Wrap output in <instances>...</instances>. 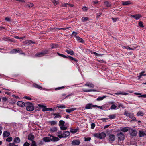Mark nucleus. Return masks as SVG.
I'll use <instances>...</instances> for the list:
<instances>
[{"instance_id":"obj_1","label":"nucleus","mask_w":146,"mask_h":146,"mask_svg":"<svg viewBox=\"0 0 146 146\" xmlns=\"http://www.w3.org/2000/svg\"><path fill=\"white\" fill-rule=\"evenodd\" d=\"M26 109L28 111H32L35 108L33 104L29 102L26 103Z\"/></svg>"},{"instance_id":"obj_2","label":"nucleus","mask_w":146,"mask_h":146,"mask_svg":"<svg viewBox=\"0 0 146 146\" xmlns=\"http://www.w3.org/2000/svg\"><path fill=\"white\" fill-rule=\"evenodd\" d=\"M65 122L63 120H60L59 122V126L62 130H66L67 127L65 125Z\"/></svg>"},{"instance_id":"obj_3","label":"nucleus","mask_w":146,"mask_h":146,"mask_svg":"<svg viewBox=\"0 0 146 146\" xmlns=\"http://www.w3.org/2000/svg\"><path fill=\"white\" fill-rule=\"evenodd\" d=\"M94 136L100 139H103L105 138L106 135L105 133L104 132H102L99 133H95L93 135Z\"/></svg>"},{"instance_id":"obj_4","label":"nucleus","mask_w":146,"mask_h":146,"mask_svg":"<svg viewBox=\"0 0 146 146\" xmlns=\"http://www.w3.org/2000/svg\"><path fill=\"white\" fill-rule=\"evenodd\" d=\"M117 137L119 141H121L125 139V135L122 132H120L117 133Z\"/></svg>"},{"instance_id":"obj_5","label":"nucleus","mask_w":146,"mask_h":146,"mask_svg":"<svg viewBox=\"0 0 146 146\" xmlns=\"http://www.w3.org/2000/svg\"><path fill=\"white\" fill-rule=\"evenodd\" d=\"M70 134V133L69 131H65L63 132L62 135H59L58 137L60 138H66L68 137Z\"/></svg>"},{"instance_id":"obj_6","label":"nucleus","mask_w":146,"mask_h":146,"mask_svg":"<svg viewBox=\"0 0 146 146\" xmlns=\"http://www.w3.org/2000/svg\"><path fill=\"white\" fill-rule=\"evenodd\" d=\"M115 136L113 134H110L109 135V141L110 142L112 143L115 139Z\"/></svg>"},{"instance_id":"obj_7","label":"nucleus","mask_w":146,"mask_h":146,"mask_svg":"<svg viewBox=\"0 0 146 146\" xmlns=\"http://www.w3.org/2000/svg\"><path fill=\"white\" fill-rule=\"evenodd\" d=\"M47 50H46L43 52H41L37 53L35 55V56L37 57H40L44 56L45 54H46L48 52Z\"/></svg>"},{"instance_id":"obj_8","label":"nucleus","mask_w":146,"mask_h":146,"mask_svg":"<svg viewBox=\"0 0 146 146\" xmlns=\"http://www.w3.org/2000/svg\"><path fill=\"white\" fill-rule=\"evenodd\" d=\"M85 87L86 88H83L82 89L83 90L84 92H90L91 91V90L90 89H88L87 87H88L90 88H91V86L90 85L85 84Z\"/></svg>"},{"instance_id":"obj_9","label":"nucleus","mask_w":146,"mask_h":146,"mask_svg":"<svg viewBox=\"0 0 146 146\" xmlns=\"http://www.w3.org/2000/svg\"><path fill=\"white\" fill-rule=\"evenodd\" d=\"M129 131L130 134L132 136H135L137 134V133L136 131L133 129H130Z\"/></svg>"},{"instance_id":"obj_10","label":"nucleus","mask_w":146,"mask_h":146,"mask_svg":"<svg viewBox=\"0 0 146 146\" xmlns=\"http://www.w3.org/2000/svg\"><path fill=\"white\" fill-rule=\"evenodd\" d=\"M131 18L133 17L136 20H138L141 17V16L140 14H135L132 15L130 16Z\"/></svg>"},{"instance_id":"obj_11","label":"nucleus","mask_w":146,"mask_h":146,"mask_svg":"<svg viewBox=\"0 0 146 146\" xmlns=\"http://www.w3.org/2000/svg\"><path fill=\"white\" fill-rule=\"evenodd\" d=\"M38 106L39 107L42 108V111H48V108L46 106L40 104H38Z\"/></svg>"},{"instance_id":"obj_12","label":"nucleus","mask_w":146,"mask_h":146,"mask_svg":"<svg viewBox=\"0 0 146 146\" xmlns=\"http://www.w3.org/2000/svg\"><path fill=\"white\" fill-rule=\"evenodd\" d=\"M48 135L51 137V141H52L54 142L57 141L59 140L58 138L57 137H54L50 134Z\"/></svg>"},{"instance_id":"obj_13","label":"nucleus","mask_w":146,"mask_h":146,"mask_svg":"<svg viewBox=\"0 0 146 146\" xmlns=\"http://www.w3.org/2000/svg\"><path fill=\"white\" fill-rule=\"evenodd\" d=\"M23 43L27 45L31 44L34 43L35 42L30 40H26L23 42Z\"/></svg>"},{"instance_id":"obj_14","label":"nucleus","mask_w":146,"mask_h":146,"mask_svg":"<svg viewBox=\"0 0 146 146\" xmlns=\"http://www.w3.org/2000/svg\"><path fill=\"white\" fill-rule=\"evenodd\" d=\"M17 105L20 107H23L25 106V103L22 101H19L17 102Z\"/></svg>"},{"instance_id":"obj_15","label":"nucleus","mask_w":146,"mask_h":146,"mask_svg":"<svg viewBox=\"0 0 146 146\" xmlns=\"http://www.w3.org/2000/svg\"><path fill=\"white\" fill-rule=\"evenodd\" d=\"M80 143V141L79 140H75L73 141L72 143V144L74 145H79Z\"/></svg>"},{"instance_id":"obj_16","label":"nucleus","mask_w":146,"mask_h":146,"mask_svg":"<svg viewBox=\"0 0 146 146\" xmlns=\"http://www.w3.org/2000/svg\"><path fill=\"white\" fill-rule=\"evenodd\" d=\"M10 135V133L7 131L3 132V137H8Z\"/></svg>"},{"instance_id":"obj_17","label":"nucleus","mask_w":146,"mask_h":146,"mask_svg":"<svg viewBox=\"0 0 146 146\" xmlns=\"http://www.w3.org/2000/svg\"><path fill=\"white\" fill-rule=\"evenodd\" d=\"M139 135L140 137H142L144 135H146V131L144 132L143 131H139Z\"/></svg>"},{"instance_id":"obj_18","label":"nucleus","mask_w":146,"mask_h":146,"mask_svg":"<svg viewBox=\"0 0 146 146\" xmlns=\"http://www.w3.org/2000/svg\"><path fill=\"white\" fill-rule=\"evenodd\" d=\"M129 129H130L129 127H126L122 128L121 129V131L124 132H126L127 131L129 130Z\"/></svg>"},{"instance_id":"obj_19","label":"nucleus","mask_w":146,"mask_h":146,"mask_svg":"<svg viewBox=\"0 0 146 146\" xmlns=\"http://www.w3.org/2000/svg\"><path fill=\"white\" fill-rule=\"evenodd\" d=\"M57 129L56 127H53L50 129V131L52 133H54L57 131Z\"/></svg>"},{"instance_id":"obj_20","label":"nucleus","mask_w":146,"mask_h":146,"mask_svg":"<svg viewBox=\"0 0 146 146\" xmlns=\"http://www.w3.org/2000/svg\"><path fill=\"white\" fill-rule=\"evenodd\" d=\"M34 6L33 3H28L26 4L25 7H31Z\"/></svg>"},{"instance_id":"obj_21","label":"nucleus","mask_w":146,"mask_h":146,"mask_svg":"<svg viewBox=\"0 0 146 146\" xmlns=\"http://www.w3.org/2000/svg\"><path fill=\"white\" fill-rule=\"evenodd\" d=\"M76 38L79 42L83 43L84 42V40L82 38L79 36H76Z\"/></svg>"},{"instance_id":"obj_22","label":"nucleus","mask_w":146,"mask_h":146,"mask_svg":"<svg viewBox=\"0 0 146 146\" xmlns=\"http://www.w3.org/2000/svg\"><path fill=\"white\" fill-rule=\"evenodd\" d=\"M28 138L29 140L33 141L34 139V136L32 134H29L28 136Z\"/></svg>"},{"instance_id":"obj_23","label":"nucleus","mask_w":146,"mask_h":146,"mask_svg":"<svg viewBox=\"0 0 146 146\" xmlns=\"http://www.w3.org/2000/svg\"><path fill=\"white\" fill-rule=\"evenodd\" d=\"M76 109L75 108H71L70 109H67L66 111L68 113H71L73 111L76 110Z\"/></svg>"},{"instance_id":"obj_24","label":"nucleus","mask_w":146,"mask_h":146,"mask_svg":"<svg viewBox=\"0 0 146 146\" xmlns=\"http://www.w3.org/2000/svg\"><path fill=\"white\" fill-rule=\"evenodd\" d=\"M13 141L15 143H19L20 142V140L19 137H17L14 139Z\"/></svg>"},{"instance_id":"obj_25","label":"nucleus","mask_w":146,"mask_h":146,"mask_svg":"<svg viewBox=\"0 0 146 146\" xmlns=\"http://www.w3.org/2000/svg\"><path fill=\"white\" fill-rule=\"evenodd\" d=\"M67 53L70 55H73L74 54V52L71 49L70 50H66L65 51Z\"/></svg>"},{"instance_id":"obj_26","label":"nucleus","mask_w":146,"mask_h":146,"mask_svg":"<svg viewBox=\"0 0 146 146\" xmlns=\"http://www.w3.org/2000/svg\"><path fill=\"white\" fill-rule=\"evenodd\" d=\"M131 4V2L130 1H127L125 2H122V4L123 5H127Z\"/></svg>"},{"instance_id":"obj_27","label":"nucleus","mask_w":146,"mask_h":146,"mask_svg":"<svg viewBox=\"0 0 146 146\" xmlns=\"http://www.w3.org/2000/svg\"><path fill=\"white\" fill-rule=\"evenodd\" d=\"M54 116H55L54 118H61V116L59 113H54L53 114Z\"/></svg>"},{"instance_id":"obj_28","label":"nucleus","mask_w":146,"mask_h":146,"mask_svg":"<svg viewBox=\"0 0 146 146\" xmlns=\"http://www.w3.org/2000/svg\"><path fill=\"white\" fill-rule=\"evenodd\" d=\"M104 4L106 7H110L111 6V4L108 1H105L104 2Z\"/></svg>"},{"instance_id":"obj_29","label":"nucleus","mask_w":146,"mask_h":146,"mask_svg":"<svg viewBox=\"0 0 146 146\" xmlns=\"http://www.w3.org/2000/svg\"><path fill=\"white\" fill-rule=\"evenodd\" d=\"M43 140L46 142H49L51 141V138L48 137H45L43 138Z\"/></svg>"},{"instance_id":"obj_30","label":"nucleus","mask_w":146,"mask_h":146,"mask_svg":"<svg viewBox=\"0 0 146 146\" xmlns=\"http://www.w3.org/2000/svg\"><path fill=\"white\" fill-rule=\"evenodd\" d=\"M19 52V50H17L16 49H13L10 52V53L12 54L16 53Z\"/></svg>"},{"instance_id":"obj_31","label":"nucleus","mask_w":146,"mask_h":146,"mask_svg":"<svg viewBox=\"0 0 146 146\" xmlns=\"http://www.w3.org/2000/svg\"><path fill=\"white\" fill-rule=\"evenodd\" d=\"M49 123L52 126L56 125L57 124V122L54 121H49Z\"/></svg>"},{"instance_id":"obj_32","label":"nucleus","mask_w":146,"mask_h":146,"mask_svg":"<svg viewBox=\"0 0 146 146\" xmlns=\"http://www.w3.org/2000/svg\"><path fill=\"white\" fill-rule=\"evenodd\" d=\"M78 130V129H71L70 131L72 133H76L77 131Z\"/></svg>"},{"instance_id":"obj_33","label":"nucleus","mask_w":146,"mask_h":146,"mask_svg":"<svg viewBox=\"0 0 146 146\" xmlns=\"http://www.w3.org/2000/svg\"><path fill=\"white\" fill-rule=\"evenodd\" d=\"M106 97V96H104L102 97H99L97 99V100L98 101H101L103 100L104 98Z\"/></svg>"},{"instance_id":"obj_34","label":"nucleus","mask_w":146,"mask_h":146,"mask_svg":"<svg viewBox=\"0 0 146 146\" xmlns=\"http://www.w3.org/2000/svg\"><path fill=\"white\" fill-rule=\"evenodd\" d=\"M33 86L37 88L40 89H42V87H41L40 85H37L36 84H34L33 85Z\"/></svg>"},{"instance_id":"obj_35","label":"nucleus","mask_w":146,"mask_h":146,"mask_svg":"<svg viewBox=\"0 0 146 146\" xmlns=\"http://www.w3.org/2000/svg\"><path fill=\"white\" fill-rule=\"evenodd\" d=\"M91 107V104H86L85 106V108L86 109H90Z\"/></svg>"},{"instance_id":"obj_36","label":"nucleus","mask_w":146,"mask_h":146,"mask_svg":"<svg viewBox=\"0 0 146 146\" xmlns=\"http://www.w3.org/2000/svg\"><path fill=\"white\" fill-rule=\"evenodd\" d=\"M54 6L56 5L59 3L58 2L55 0H51Z\"/></svg>"},{"instance_id":"obj_37","label":"nucleus","mask_w":146,"mask_h":146,"mask_svg":"<svg viewBox=\"0 0 146 146\" xmlns=\"http://www.w3.org/2000/svg\"><path fill=\"white\" fill-rule=\"evenodd\" d=\"M137 115L138 116H143V113L142 111H139L137 113Z\"/></svg>"},{"instance_id":"obj_38","label":"nucleus","mask_w":146,"mask_h":146,"mask_svg":"<svg viewBox=\"0 0 146 146\" xmlns=\"http://www.w3.org/2000/svg\"><path fill=\"white\" fill-rule=\"evenodd\" d=\"M110 119H113L115 118L116 117V115L115 114H112L111 115L109 116Z\"/></svg>"},{"instance_id":"obj_39","label":"nucleus","mask_w":146,"mask_h":146,"mask_svg":"<svg viewBox=\"0 0 146 146\" xmlns=\"http://www.w3.org/2000/svg\"><path fill=\"white\" fill-rule=\"evenodd\" d=\"M57 107L59 108H65L66 107L64 105H60L57 106Z\"/></svg>"},{"instance_id":"obj_40","label":"nucleus","mask_w":146,"mask_h":146,"mask_svg":"<svg viewBox=\"0 0 146 146\" xmlns=\"http://www.w3.org/2000/svg\"><path fill=\"white\" fill-rule=\"evenodd\" d=\"M13 139L12 137H9L6 139V141L8 142H10Z\"/></svg>"},{"instance_id":"obj_41","label":"nucleus","mask_w":146,"mask_h":146,"mask_svg":"<svg viewBox=\"0 0 146 146\" xmlns=\"http://www.w3.org/2000/svg\"><path fill=\"white\" fill-rule=\"evenodd\" d=\"M144 73H145V71H143L140 73L139 75L138 76V78L139 79H140L142 76H143V74Z\"/></svg>"},{"instance_id":"obj_42","label":"nucleus","mask_w":146,"mask_h":146,"mask_svg":"<svg viewBox=\"0 0 146 146\" xmlns=\"http://www.w3.org/2000/svg\"><path fill=\"white\" fill-rule=\"evenodd\" d=\"M82 20L83 22L86 21L88 20V18L87 17H83L82 18Z\"/></svg>"},{"instance_id":"obj_43","label":"nucleus","mask_w":146,"mask_h":146,"mask_svg":"<svg viewBox=\"0 0 146 146\" xmlns=\"http://www.w3.org/2000/svg\"><path fill=\"white\" fill-rule=\"evenodd\" d=\"M117 107V106H116L114 104H113L111 106L110 108L112 110H114Z\"/></svg>"},{"instance_id":"obj_44","label":"nucleus","mask_w":146,"mask_h":146,"mask_svg":"<svg viewBox=\"0 0 146 146\" xmlns=\"http://www.w3.org/2000/svg\"><path fill=\"white\" fill-rule=\"evenodd\" d=\"M68 58L70 60H72L75 61H77V60L76 59L74 58L73 57H72L70 56H68Z\"/></svg>"},{"instance_id":"obj_45","label":"nucleus","mask_w":146,"mask_h":146,"mask_svg":"<svg viewBox=\"0 0 146 146\" xmlns=\"http://www.w3.org/2000/svg\"><path fill=\"white\" fill-rule=\"evenodd\" d=\"M57 54L60 56L62 57L63 58H68V56H67L64 54H60L59 53H58Z\"/></svg>"},{"instance_id":"obj_46","label":"nucleus","mask_w":146,"mask_h":146,"mask_svg":"<svg viewBox=\"0 0 146 146\" xmlns=\"http://www.w3.org/2000/svg\"><path fill=\"white\" fill-rule=\"evenodd\" d=\"M139 25L141 27L143 28L144 27V25L143 23L141 21H140L139 23Z\"/></svg>"},{"instance_id":"obj_47","label":"nucleus","mask_w":146,"mask_h":146,"mask_svg":"<svg viewBox=\"0 0 146 146\" xmlns=\"http://www.w3.org/2000/svg\"><path fill=\"white\" fill-rule=\"evenodd\" d=\"M2 99L3 101L6 102L8 100V98L6 97H3L2 98Z\"/></svg>"},{"instance_id":"obj_48","label":"nucleus","mask_w":146,"mask_h":146,"mask_svg":"<svg viewBox=\"0 0 146 146\" xmlns=\"http://www.w3.org/2000/svg\"><path fill=\"white\" fill-rule=\"evenodd\" d=\"M128 117H129L130 118H132L133 120L134 119V118H135L133 116V114H131L129 113V115H128Z\"/></svg>"},{"instance_id":"obj_49","label":"nucleus","mask_w":146,"mask_h":146,"mask_svg":"<svg viewBox=\"0 0 146 146\" xmlns=\"http://www.w3.org/2000/svg\"><path fill=\"white\" fill-rule=\"evenodd\" d=\"M31 145V146H36L35 141H32V143Z\"/></svg>"},{"instance_id":"obj_50","label":"nucleus","mask_w":146,"mask_h":146,"mask_svg":"<svg viewBox=\"0 0 146 146\" xmlns=\"http://www.w3.org/2000/svg\"><path fill=\"white\" fill-rule=\"evenodd\" d=\"M5 20L9 22L11 21V19L9 17H6L5 18Z\"/></svg>"},{"instance_id":"obj_51","label":"nucleus","mask_w":146,"mask_h":146,"mask_svg":"<svg viewBox=\"0 0 146 146\" xmlns=\"http://www.w3.org/2000/svg\"><path fill=\"white\" fill-rule=\"evenodd\" d=\"M83 11H86L88 10V8L85 6L82 9Z\"/></svg>"},{"instance_id":"obj_52","label":"nucleus","mask_w":146,"mask_h":146,"mask_svg":"<svg viewBox=\"0 0 146 146\" xmlns=\"http://www.w3.org/2000/svg\"><path fill=\"white\" fill-rule=\"evenodd\" d=\"M91 140V138L90 137H85V141H88Z\"/></svg>"},{"instance_id":"obj_53","label":"nucleus","mask_w":146,"mask_h":146,"mask_svg":"<svg viewBox=\"0 0 146 146\" xmlns=\"http://www.w3.org/2000/svg\"><path fill=\"white\" fill-rule=\"evenodd\" d=\"M24 98L28 100H31V98H30L29 97L27 96H24Z\"/></svg>"},{"instance_id":"obj_54","label":"nucleus","mask_w":146,"mask_h":146,"mask_svg":"<svg viewBox=\"0 0 146 146\" xmlns=\"http://www.w3.org/2000/svg\"><path fill=\"white\" fill-rule=\"evenodd\" d=\"M93 53L96 56H101V55H100V54H98L97 53L95 52H93Z\"/></svg>"},{"instance_id":"obj_55","label":"nucleus","mask_w":146,"mask_h":146,"mask_svg":"<svg viewBox=\"0 0 146 146\" xmlns=\"http://www.w3.org/2000/svg\"><path fill=\"white\" fill-rule=\"evenodd\" d=\"M29 144L27 142H26L23 145V146H29Z\"/></svg>"},{"instance_id":"obj_56","label":"nucleus","mask_w":146,"mask_h":146,"mask_svg":"<svg viewBox=\"0 0 146 146\" xmlns=\"http://www.w3.org/2000/svg\"><path fill=\"white\" fill-rule=\"evenodd\" d=\"M77 34V33L73 31L72 33L73 35V36H74L76 38V36H76Z\"/></svg>"},{"instance_id":"obj_57","label":"nucleus","mask_w":146,"mask_h":146,"mask_svg":"<svg viewBox=\"0 0 146 146\" xmlns=\"http://www.w3.org/2000/svg\"><path fill=\"white\" fill-rule=\"evenodd\" d=\"M116 94H123V95H126L128 94V93H120Z\"/></svg>"},{"instance_id":"obj_58","label":"nucleus","mask_w":146,"mask_h":146,"mask_svg":"<svg viewBox=\"0 0 146 146\" xmlns=\"http://www.w3.org/2000/svg\"><path fill=\"white\" fill-rule=\"evenodd\" d=\"M138 97L146 98V94H144L138 96Z\"/></svg>"},{"instance_id":"obj_59","label":"nucleus","mask_w":146,"mask_h":146,"mask_svg":"<svg viewBox=\"0 0 146 146\" xmlns=\"http://www.w3.org/2000/svg\"><path fill=\"white\" fill-rule=\"evenodd\" d=\"M124 115L127 116H128V115H129V113L127 111H125L124 113Z\"/></svg>"},{"instance_id":"obj_60","label":"nucleus","mask_w":146,"mask_h":146,"mask_svg":"<svg viewBox=\"0 0 146 146\" xmlns=\"http://www.w3.org/2000/svg\"><path fill=\"white\" fill-rule=\"evenodd\" d=\"M15 144L13 143H10L9 145L8 146H14L15 145Z\"/></svg>"},{"instance_id":"obj_61","label":"nucleus","mask_w":146,"mask_h":146,"mask_svg":"<svg viewBox=\"0 0 146 146\" xmlns=\"http://www.w3.org/2000/svg\"><path fill=\"white\" fill-rule=\"evenodd\" d=\"M68 3H64L63 4H62V7H66L67 5H68Z\"/></svg>"},{"instance_id":"obj_62","label":"nucleus","mask_w":146,"mask_h":146,"mask_svg":"<svg viewBox=\"0 0 146 146\" xmlns=\"http://www.w3.org/2000/svg\"><path fill=\"white\" fill-rule=\"evenodd\" d=\"M57 133H58V135H57V136H58H58L59 135H62V132H61V131H58V132Z\"/></svg>"},{"instance_id":"obj_63","label":"nucleus","mask_w":146,"mask_h":146,"mask_svg":"<svg viewBox=\"0 0 146 146\" xmlns=\"http://www.w3.org/2000/svg\"><path fill=\"white\" fill-rule=\"evenodd\" d=\"M95 126V124L94 123H92V129H94Z\"/></svg>"},{"instance_id":"obj_64","label":"nucleus","mask_w":146,"mask_h":146,"mask_svg":"<svg viewBox=\"0 0 146 146\" xmlns=\"http://www.w3.org/2000/svg\"><path fill=\"white\" fill-rule=\"evenodd\" d=\"M16 1L22 3H24L25 2V0H16Z\"/></svg>"}]
</instances>
